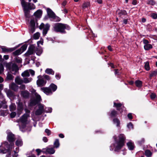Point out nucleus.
I'll list each match as a JSON object with an SVG mask.
<instances>
[{"instance_id": "1", "label": "nucleus", "mask_w": 157, "mask_h": 157, "mask_svg": "<svg viewBox=\"0 0 157 157\" xmlns=\"http://www.w3.org/2000/svg\"><path fill=\"white\" fill-rule=\"evenodd\" d=\"M21 2L22 6L23 8L25 15L26 17H28L29 16V10L35 9V6L33 4L31 3H29L27 4L24 0H21Z\"/></svg>"}, {"instance_id": "2", "label": "nucleus", "mask_w": 157, "mask_h": 157, "mask_svg": "<svg viewBox=\"0 0 157 157\" xmlns=\"http://www.w3.org/2000/svg\"><path fill=\"white\" fill-rule=\"evenodd\" d=\"M125 139L123 134H121L119 135L118 141H116L115 144V151L120 149L123 146Z\"/></svg>"}, {"instance_id": "3", "label": "nucleus", "mask_w": 157, "mask_h": 157, "mask_svg": "<svg viewBox=\"0 0 157 157\" xmlns=\"http://www.w3.org/2000/svg\"><path fill=\"white\" fill-rule=\"evenodd\" d=\"M13 145V144H11L10 146L8 144L7 142H5L4 143L2 144L0 146V153H6L8 150H10L12 148Z\"/></svg>"}, {"instance_id": "4", "label": "nucleus", "mask_w": 157, "mask_h": 157, "mask_svg": "<svg viewBox=\"0 0 157 157\" xmlns=\"http://www.w3.org/2000/svg\"><path fill=\"white\" fill-rule=\"evenodd\" d=\"M68 26L61 23L56 24L54 26V30L57 32H63L64 29L67 27Z\"/></svg>"}, {"instance_id": "5", "label": "nucleus", "mask_w": 157, "mask_h": 157, "mask_svg": "<svg viewBox=\"0 0 157 157\" xmlns=\"http://www.w3.org/2000/svg\"><path fill=\"white\" fill-rule=\"evenodd\" d=\"M27 48V45L26 44H24L22 46L20 49L13 52V54L15 56L20 55L25 51L26 49Z\"/></svg>"}, {"instance_id": "6", "label": "nucleus", "mask_w": 157, "mask_h": 157, "mask_svg": "<svg viewBox=\"0 0 157 157\" xmlns=\"http://www.w3.org/2000/svg\"><path fill=\"white\" fill-rule=\"evenodd\" d=\"M47 12L48 15L50 17L54 19H56V21H60V18L56 16L54 12L50 9L49 8L47 9Z\"/></svg>"}, {"instance_id": "7", "label": "nucleus", "mask_w": 157, "mask_h": 157, "mask_svg": "<svg viewBox=\"0 0 157 157\" xmlns=\"http://www.w3.org/2000/svg\"><path fill=\"white\" fill-rule=\"evenodd\" d=\"M50 25L48 24H46L44 25V24L42 23L40 26L39 28L40 29H43V34L45 35L47 33L48 31L49 30Z\"/></svg>"}, {"instance_id": "8", "label": "nucleus", "mask_w": 157, "mask_h": 157, "mask_svg": "<svg viewBox=\"0 0 157 157\" xmlns=\"http://www.w3.org/2000/svg\"><path fill=\"white\" fill-rule=\"evenodd\" d=\"M37 78L38 79L36 83L38 86H43L45 84L46 82L44 80L41 76L39 75L38 76Z\"/></svg>"}, {"instance_id": "9", "label": "nucleus", "mask_w": 157, "mask_h": 157, "mask_svg": "<svg viewBox=\"0 0 157 157\" xmlns=\"http://www.w3.org/2000/svg\"><path fill=\"white\" fill-rule=\"evenodd\" d=\"M36 20V18H31L30 22V31L32 33H33L35 31V22Z\"/></svg>"}, {"instance_id": "10", "label": "nucleus", "mask_w": 157, "mask_h": 157, "mask_svg": "<svg viewBox=\"0 0 157 157\" xmlns=\"http://www.w3.org/2000/svg\"><path fill=\"white\" fill-rule=\"evenodd\" d=\"M42 152L44 153L53 154L55 152V150L53 148L47 147L42 149Z\"/></svg>"}, {"instance_id": "11", "label": "nucleus", "mask_w": 157, "mask_h": 157, "mask_svg": "<svg viewBox=\"0 0 157 157\" xmlns=\"http://www.w3.org/2000/svg\"><path fill=\"white\" fill-rule=\"evenodd\" d=\"M35 47L33 45H31L29 48V49L27 52L25 54L26 56H28L32 54L34 50Z\"/></svg>"}, {"instance_id": "12", "label": "nucleus", "mask_w": 157, "mask_h": 157, "mask_svg": "<svg viewBox=\"0 0 157 157\" xmlns=\"http://www.w3.org/2000/svg\"><path fill=\"white\" fill-rule=\"evenodd\" d=\"M38 109L36 112L35 114L36 115H39L41 114L44 111V106L41 104H39L38 105Z\"/></svg>"}, {"instance_id": "13", "label": "nucleus", "mask_w": 157, "mask_h": 157, "mask_svg": "<svg viewBox=\"0 0 157 157\" xmlns=\"http://www.w3.org/2000/svg\"><path fill=\"white\" fill-rule=\"evenodd\" d=\"M7 139L10 142H12L15 140L14 135L10 132L8 133Z\"/></svg>"}, {"instance_id": "14", "label": "nucleus", "mask_w": 157, "mask_h": 157, "mask_svg": "<svg viewBox=\"0 0 157 157\" xmlns=\"http://www.w3.org/2000/svg\"><path fill=\"white\" fill-rule=\"evenodd\" d=\"M43 92L47 95L52 94V91L51 89L48 87H42L41 88Z\"/></svg>"}, {"instance_id": "15", "label": "nucleus", "mask_w": 157, "mask_h": 157, "mask_svg": "<svg viewBox=\"0 0 157 157\" xmlns=\"http://www.w3.org/2000/svg\"><path fill=\"white\" fill-rule=\"evenodd\" d=\"M42 13V12L41 10H38L34 13V15L36 18H40L41 16Z\"/></svg>"}, {"instance_id": "16", "label": "nucleus", "mask_w": 157, "mask_h": 157, "mask_svg": "<svg viewBox=\"0 0 157 157\" xmlns=\"http://www.w3.org/2000/svg\"><path fill=\"white\" fill-rule=\"evenodd\" d=\"M28 117V115L27 114H25L21 118V121L22 123H25Z\"/></svg>"}, {"instance_id": "17", "label": "nucleus", "mask_w": 157, "mask_h": 157, "mask_svg": "<svg viewBox=\"0 0 157 157\" xmlns=\"http://www.w3.org/2000/svg\"><path fill=\"white\" fill-rule=\"evenodd\" d=\"M18 70V68L17 65H14L12 66V72H14L12 73L13 74L15 75L17 72Z\"/></svg>"}, {"instance_id": "18", "label": "nucleus", "mask_w": 157, "mask_h": 157, "mask_svg": "<svg viewBox=\"0 0 157 157\" xmlns=\"http://www.w3.org/2000/svg\"><path fill=\"white\" fill-rule=\"evenodd\" d=\"M127 146L128 149L130 150H132L134 148L133 143L131 141H129L127 144Z\"/></svg>"}, {"instance_id": "19", "label": "nucleus", "mask_w": 157, "mask_h": 157, "mask_svg": "<svg viewBox=\"0 0 157 157\" xmlns=\"http://www.w3.org/2000/svg\"><path fill=\"white\" fill-rule=\"evenodd\" d=\"M10 88L13 90L16 91L18 89V86L14 83H11L10 86Z\"/></svg>"}, {"instance_id": "20", "label": "nucleus", "mask_w": 157, "mask_h": 157, "mask_svg": "<svg viewBox=\"0 0 157 157\" xmlns=\"http://www.w3.org/2000/svg\"><path fill=\"white\" fill-rule=\"evenodd\" d=\"M2 51L3 52H11L14 50L16 49V48H2Z\"/></svg>"}, {"instance_id": "21", "label": "nucleus", "mask_w": 157, "mask_h": 157, "mask_svg": "<svg viewBox=\"0 0 157 157\" xmlns=\"http://www.w3.org/2000/svg\"><path fill=\"white\" fill-rule=\"evenodd\" d=\"M15 81L18 84H21L23 82V81L18 77H17L15 78Z\"/></svg>"}, {"instance_id": "22", "label": "nucleus", "mask_w": 157, "mask_h": 157, "mask_svg": "<svg viewBox=\"0 0 157 157\" xmlns=\"http://www.w3.org/2000/svg\"><path fill=\"white\" fill-rule=\"evenodd\" d=\"M32 93L34 94L35 96H36V98L38 101H40L41 99L40 96V95H38L37 93L36 92V91L34 90L33 89L32 91Z\"/></svg>"}, {"instance_id": "23", "label": "nucleus", "mask_w": 157, "mask_h": 157, "mask_svg": "<svg viewBox=\"0 0 157 157\" xmlns=\"http://www.w3.org/2000/svg\"><path fill=\"white\" fill-rule=\"evenodd\" d=\"M49 87L51 89L52 91H55L57 88V86L54 84H51Z\"/></svg>"}, {"instance_id": "24", "label": "nucleus", "mask_w": 157, "mask_h": 157, "mask_svg": "<svg viewBox=\"0 0 157 157\" xmlns=\"http://www.w3.org/2000/svg\"><path fill=\"white\" fill-rule=\"evenodd\" d=\"M144 48L145 50H148L152 48V46L151 44H148L147 45H144Z\"/></svg>"}, {"instance_id": "25", "label": "nucleus", "mask_w": 157, "mask_h": 157, "mask_svg": "<svg viewBox=\"0 0 157 157\" xmlns=\"http://www.w3.org/2000/svg\"><path fill=\"white\" fill-rule=\"evenodd\" d=\"M21 75L23 77H29V71L28 70H27L24 71L22 73Z\"/></svg>"}, {"instance_id": "26", "label": "nucleus", "mask_w": 157, "mask_h": 157, "mask_svg": "<svg viewBox=\"0 0 157 157\" xmlns=\"http://www.w3.org/2000/svg\"><path fill=\"white\" fill-rule=\"evenodd\" d=\"M142 82L140 80H137L135 82V84L136 85L137 87H140L142 86Z\"/></svg>"}, {"instance_id": "27", "label": "nucleus", "mask_w": 157, "mask_h": 157, "mask_svg": "<svg viewBox=\"0 0 157 157\" xmlns=\"http://www.w3.org/2000/svg\"><path fill=\"white\" fill-rule=\"evenodd\" d=\"M45 72L46 73L49 74H54V72L52 69L50 68L47 69L45 71Z\"/></svg>"}, {"instance_id": "28", "label": "nucleus", "mask_w": 157, "mask_h": 157, "mask_svg": "<svg viewBox=\"0 0 157 157\" xmlns=\"http://www.w3.org/2000/svg\"><path fill=\"white\" fill-rule=\"evenodd\" d=\"M118 14L119 17H122L123 16L125 15L126 12L125 10H122L118 13Z\"/></svg>"}, {"instance_id": "29", "label": "nucleus", "mask_w": 157, "mask_h": 157, "mask_svg": "<svg viewBox=\"0 0 157 157\" xmlns=\"http://www.w3.org/2000/svg\"><path fill=\"white\" fill-rule=\"evenodd\" d=\"M21 95L24 97H27L29 96V93L27 91H24L21 92Z\"/></svg>"}, {"instance_id": "30", "label": "nucleus", "mask_w": 157, "mask_h": 157, "mask_svg": "<svg viewBox=\"0 0 157 157\" xmlns=\"http://www.w3.org/2000/svg\"><path fill=\"white\" fill-rule=\"evenodd\" d=\"M32 80V78H24L23 81V82L26 83L31 82Z\"/></svg>"}, {"instance_id": "31", "label": "nucleus", "mask_w": 157, "mask_h": 157, "mask_svg": "<svg viewBox=\"0 0 157 157\" xmlns=\"http://www.w3.org/2000/svg\"><path fill=\"white\" fill-rule=\"evenodd\" d=\"M90 6V3L89 2H86L84 3L82 5V8L83 9H85L86 8H87Z\"/></svg>"}, {"instance_id": "32", "label": "nucleus", "mask_w": 157, "mask_h": 157, "mask_svg": "<svg viewBox=\"0 0 157 157\" xmlns=\"http://www.w3.org/2000/svg\"><path fill=\"white\" fill-rule=\"evenodd\" d=\"M14 77L10 73H8L6 77V78L9 80H11L13 79Z\"/></svg>"}, {"instance_id": "33", "label": "nucleus", "mask_w": 157, "mask_h": 157, "mask_svg": "<svg viewBox=\"0 0 157 157\" xmlns=\"http://www.w3.org/2000/svg\"><path fill=\"white\" fill-rule=\"evenodd\" d=\"M144 68L147 71H149L150 70L149 64L148 62H146L145 63Z\"/></svg>"}, {"instance_id": "34", "label": "nucleus", "mask_w": 157, "mask_h": 157, "mask_svg": "<svg viewBox=\"0 0 157 157\" xmlns=\"http://www.w3.org/2000/svg\"><path fill=\"white\" fill-rule=\"evenodd\" d=\"M40 36V33L38 32H37L33 35V38L34 39H37L39 38Z\"/></svg>"}, {"instance_id": "35", "label": "nucleus", "mask_w": 157, "mask_h": 157, "mask_svg": "<svg viewBox=\"0 0 157 157\" xmlns=\"http://www.w3.org/2000/svg\"><path fill=\"white\" fill-rule=\"evenodd\" d=\"M157 75V71H153L151 72L150 74V76L152 77L156 76Z\"/></svg>"}, {"instance_id": "36", "label": "nucleus", "mask_w": 157, "mask_h": 157, "mask_svg": "<svg viewBox=\"0 0 157 157\" xmlns=\"http://www.w3.org/2000/svg\"><path fill=\"white\" fill-rule=\"evenodd\" d=\"M16 144L18 146H21L22 144V142L21 140H18L16 141Z\"/></svg>"}, {"instance_id": "37", "label": "nucleus", "mask_w": 157, "mask_h": 157, "mask_svg": "<svg viewBox=\"0 0 157 157\" xmlns=\"http://www.w3.org/2000/svg\"><path fill=\"white\" fill-rule=\"evenodd\" d=\"M147 4L151 5H154L155 4V2L152 0L147 1Z\"/></svg>"}, {"instance_id": "38", "label": "nucleus", "mask_w": 157, "mask_h": 157, "mask_svg": "<svg viewBox=\"0 0 157 157\" xmlns=\"http://www.w3.org/2000/svg\"><path fill=\"white\" fill-rule=\"evenodd\" d=\"M54 145L55 147L56 148L58 147L59 145V140L58 139H56V140L54 143Z\"/></svg>"}, {"instance_id": "39", "label": "nucleus", "mask_w": 157, "mask_h": 157, "mask_svg": "<svg viewBox=\"0 0 157 157\" xmlns=\"http://www.w3.org/2000/svg\"><path fill=\"white\" fill-rule=\"evenodd\" d=\"M145 155L147 157L151 156L152 155L151 152L148 150H146L145 152Z\"/></svg>"}, {"instance_id": "40", "label": "nucleus", "mask_w": 157, "mask_h": 157, "mask_svg": "<svg viewBox=\"0 0 157 157\" xmlns=\"http://www.w3.org/2000/svg\"><path fill=\"white\" fill-rule=\"evenodd\" d=\"M122 105V104L120 103H114V106L117 107V109L119 110V109H118V108L121 107Z\"/></svg>"}, {"instance_id": "41", "label": "nucleus", "mask_w": 157, "mask_h": 157, "mask_svg": "<svg viewBox=\"0 0 157 157\" xmlns=\"http://www.w3.org/2000/svg\"><path fill=\"white\" fill-rule=\"evenodd\" d=\"M127 126L129 129H132L133 128V125L131 122L127 124Z\"/></svg>"}, {"instance_id": "42", "label": "nucleus", "mask_w": 157, "mask_h": 157, "mask_svg": "<svg viewBox=\"0 0 157 157\" xmlns=\"http://www.w3.org/2000/svg\"><path fill=\"white\" fill-rule=\"evenodd\" d=\"M113 121L114 123L116 124L117 126H118L120 124V122L117 119H115L113 120Z\"/></svg>"}, {"instance_id": "43", "label": "nucleus", "mask_w": 157, "mask_h": 157, "mask_svg": "<svg viewBox=\"0 0 157 157\" xmlns=\"http://www.w3.org/2000/svg\"><path fill=\"white\" fill-rule=\"evenodd\" d=\"M23 109L22 105L21 104L19 103L18 105V110H19L21 112Z\"/></svg>"}, {"instance_id": "44", "label": "nucleus", "mask_w": 157, "mask_h": 157, "mask_svg": "<svg viewBox=\"0 0 157 157\" xmlns=\"http://www.w3.org/2000/svg\"><path fill=\"white\" fill-rule=\"evenodd\" d=\"M10 109L11 111H13L15 109V107L14 105L13 104L11 105L10 106Z\"/></svg>"}, {"instance_id": "45", "label": "nucleus", "mask_w": 157, "mask_h": 157, "mask_svg": "<svg viewBox=\"0 0 157 157\" xmlns=\"http://www.w3.org/2000/svg\"><path fill=\"white\" fill-rule=\"evenodd\" d=\"M151 17L154 19L157 18V14L155 13H152L151 15Z\"/></svg>"}, {"instance_id": "46", "label": "nucleus", "mask_w": 157, "mask_h": 157, "mask_svg": "<svg viewBox=\"0 0 157 157\" xmlns=\"http://www.w3.org/2000/svg\"><path fill=\"white\" fill-rule=\"evenodd\" d=\"M42 50H37L36 51V53L37 55L40 56L42 53Z\"/></svg>"}, {"instance_id": "47", "label": "nucleus", "mask_w": 157, "mask_h": 157, "mask_svg": "<svg viewBox=\"0 0 157 157\" xmlns=\"http://www.w3.org/2000/svg\"><path fill=\"white\" fill-rule=\"evenodd\" d=\"M43 40L42 39H41L40 41H39L37 42V44L38 46H39L40 44L41 45H43Z\"/></svg>"}, {"instance_id": "48", "label": "nucleus", "mask_w": 157, "mask_h": 157, "mask_svg": "<svg viewBox=\"0 0 157 157\" xmlns=\"http://www.w3.org/2000/svg\"><path fill=\"white\" fill-rule=\"evenodd\" d=\"M156 97V94L154 93H151L150 95V97L151 99H154Z\"/></svg>"}, {"instance_id": "49", "label": "nucleus", "mask_w": 157, "mask_h": 157, "mask_svg": "<svg viewBox=\"0 0 157 157\" xmlns=\"http://www.w3.org/2000/svg\"><path fill=\"white\" fill-rule=\"evenodd\" d=\"M4 67L2 64H1L0 66V74L2 73L3 71Z\"/></svg>"}, {"instance_id": "50", "label": "nucleus", "mask_w": 157, "mask_h": 157, "mask_svg": "<svg viewBox=\"0 0 157 157\" xmlns=\"http://www.w3.org/2000/svg\"><path fill=\"white\" fill-rule=\"evenodd\" d=\"M45 132L47 134V135L48 136L50 135L51 134L50 131L48 129H46L45 130Z\"/></svg>"}, {"instance_id": "51", "label": "nucleus", "mask_w": 157, "mask_h": 157, "mask_svg": "<svg viewBox=\"0 0 157 157\" xmlns=\"http://www.w3.org/2000/svg\"><path fill=\"white\" fill-rule=\"evenodd\" d=\"M16 113L14 112H12L10 114V117L11 118L14 117L16 116Z\"/></svg>"}, {"instance_id": "52", "label": "nucleus", "mask_w": 157, "mask_h": 157, "mask_svg": "<svg viewBox=\"0 0 157 157\" xmlns=\"http://www.w3.org/2000/svg\"><path fill=\"white\" fill-rule=\"evenodd\" d=\"M36 151L37 153V155H39L41 152H42V151L40 149H37L36 150Z\"/></svg>"}, {"instance_id": "53", "label": "nucleus", "mask_w": 157, "mask_h": 157, "mask_svg": "<svg viewBox=\"0 0 157 157\" xmlns=\"http://www.w3.org/2000/svg\"><path fill=\"white\" fill-rule=\"evenodd\" d=\"M44 78H45L47 80H49L50 79V77L49 76L47 75H44Z\"/></svg>"}, {"instance_id": "54", "label": "nucleus", "mask_w": 157, "mask_h": 157, "mask_svg": "<svg viewBox=\"0 0 157 157\" xmlns=\"http://www.w3.org/2000/svg\"><path fill=\"white\" fill-rule=\"evenodd\" d=\"M117 114V112L115 110L113 111L111 113V115L114 116Z\"/></svg>"}, {"instance_id": "55", "label": "nucleus", "mask_w": 157, "mask_h": 157, "mask_svg": "<svg viewBox=\"0 0 157 157\" xmlns=\"http://www.w3.org/2000/svg\"><path fill=\"white\" fill-rule=\"evenodd\" d=\"M29 73L30 72L32 75H34L35 72L34 71L32 70H29Z\"/></svg>"}, {"instance_id": "56", "label": "nucleus", "mask_w": 157, "mask_h": 157, "mask_svg": "<svg viewBox=\"0 0 157 157\" xmlns=\"http://www.w3.org/2000/svg\"><path fill=\"white\" fill-rule=\"evenodd\" d=\"M143 43L144 45H147V44H148V40H143Z\"/></svg>"}, {"instance_id": "57", "label": "nucleus", "mask_w": 157, "mask_h": 157, "mask_svg": "<svg viewBox=\"0 0 157 157\" xmlns=\"http://www.w3.org/2000/svg\"><path fill=\"white\" fill-rule=\"evenodd\" d=\"M13 154V157H17L18 155L17 153L15 151H14Z\"/></svg>"}, {"instance_id": "58", "label": "nucleus", "mask_w": 157, "mask_h": 157, "mask_svg": "<svg viewBox=\"0 0 157 157\" xmlns=\"http://www.w3.org/2000/svg\"><path fill=\"white\" fill-rule=\"evenodd\" d=\"M43 140L44 142H47L48 140V139L45 137H44L43 138Z\"/></svg>"}, {"instance_id": "59", "label": "nucleus", "mask_w": 157, "mask_h": 157, "mask_svg": "<svg viewBox=\"0 0 157 157\" xmlns=\"http://www.w3.org/2000/svg\"><path fill=\"white\" fill-rule=\"evenodd\" d=\"M128 117L130 119H132V114L131 113H129L128 114Z\"/></svg>"}, {"instance_id": "60", "label": "nucleus", "mask_w": 157, "mask_h": 157, "mask_svg": "<svg viewBox=\"0 0 157 157\" xmlns=\"http://www.w3.org/2000/svg\"><path fill=\"white\" fill-rule=\"evenodd\" d=\"M136 3H137V1L136 0H134L132 2V4L133 5H135L136 4Z\"/></svg>"}, {"instance_id": "61", "label": "nucleus", "mask_w": 157, "mask_h": 157, "mask_svg": "<svg viewBox=\"0 0 157 157\" xmlns=\"http://www.w3.org/2000/svg\"><path fill=\"white\" fill-rule=\"evenodd\" d=\"M59 136L61 138H63L64 137L63 135L62 134H60L59 135Z\"/></svg>"}, {"instance_id": "62", "label": "nucleus", "mask_w": 157, "mask_h": 157, "mask_svg": "<svg viewBox=\"0 0 157 157\" xmlns=\"http://www.w3.org/2000/svg\"><path fill=\"white\" fill-rule=\"evenodd\" d=\"M4 58L5 59H7L9 58V56L8 55H5Z\"/></svg>"}, {"instance_id": "63", "label": "nucleus", "mask_w": 157, "mask_h": 157, "mask_svg": "<svg viewBox=\"0 0 157 157\" xmlns=\"http://www.w3.org/2000/svg\"><path fill=\"white\" fill-rule=\"evenodd\" d=\"M56 77L57 79H59L60 78V76L59 75H56Z\"/></svg>"}, {"instance_id": "64", "label": "nucleus", "mask_w": 157, "mask_h": 157, "mask_svg": "<svg viewBox=\"0 0 157 157\" xmlns=\"http://www.w3.org/2000/svg\"><path fill=\"white\" fill-rule=\"evenodd\" d=\"M127 20L126 19H124L123 20V23L125 24H126L127 23Z\"/></svg>"}]
</instances>
